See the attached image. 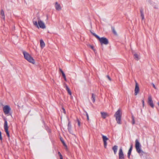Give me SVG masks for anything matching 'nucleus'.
<instances>
[{"label": "nucleus", "instance_id": "1", "mask_svg": "<svg viewBox=\"0 0 159 159\" xmlns=\"http://www.w3.org/2000/svg\"><path fill=\"white\" fill-rule=\"evenodd\" d=\"M23 53L25 59L29 62L34 64L35 63V61L33 57L28 52L26 51H23Z\"/></svg>", "mask_w": 159, "mask_h": 159}, {"label": "nucleus", "instance_id": "2", "mask_svg": "<svg viewBox=\"0 0 159 159\" xmlns=\"http://www.w3.org/2000/svg\"><path fill=\"white\" fill-rule=\"evenodd\" d=\"M37 21H33L34 25L38 29H44L46 28V26L44 22L39 17H38Z\"/></svg>", "mask_w": 159, "mask_h": 159}, {"label": "nucleus", "instance_id": "3", "mask_svg": "<svg viewBox=\"0 0 159 159\" xmlns=\"http://www.w3.org/2000/svg\"><path fill=\"white\" fill-rule=\"evenodd\" d=\"M122 115V111L121 109H119L115 113L114 116L117 123L119 124L121 123V118Z\"/></svg>", "mask_w": 159, "mask_h": 159}, {"label": "nucleus", "instance_id": "4", "mask_svg": "<svg viewBox=\"0 0 159 159\" xmlns=\"http://www.w3.org/2000/svg\"><path fill=\"white\" fill-rule=\"evenodd\" d=\"M135 147L137 152L140 154L141 155H143L144 152L141 149L140 143L137 139H136L135 141Z\"/></svg>", "mask_w": 159, "mask_h": 159}, {"label": "nucleus", "instance_id": "5", "mask_svg": "<svg viewBox=\"0 0 159 159\" xmlns=\"http://www.w3.org/2000/svg\"><path fill=\"white\" fill-rule=\"evenodd\" d=\"M97 38L99 40L101 45L104 44L107 45L108 43V40L106 38L104 37L100 38L97 36Z\"/></svg>", "mask_w": 159, "mask_h": 159}, {"label": "nucleus", "instance_id": "6", "mask_svg": "<svg viewBox=\"0 0 159 159\" xmlns=\"http://www.w3.org/2000/svg\"><path fill=\"white\" fill-rule=\"evenodd\" d=\"M4 128L5 129V131L6 132L7 136L8 138L10 137V135L9 134V133L8 131V127L7 125V121L5 120V123L4 124Z\"/></svg>", "mask_w": 159, "mask_h": 159}, {"label": "nucleus", "instance_id": "7", "mask_svg": "<svg viewBox=\"0 0 159 159\" xmlns=\"http://www.w3.org/2000/svg\"><path fill=\"white\" fill-rule=\"evenodd\" d=\"M3 110L4 113L6 115H7L9 113L11 110V108L9 106L6 105L3 107Z\"/></svg>", "mask_w": 159, "mask_h": 159}, {"label": "nucleus", "instance_id": "8", "mask_svg": "<svg viewBox=\"0 0 159 159\" xmlns=\"http://www.w3.org/2000/svg\"><path fill=\"white\" fill-rule=\"evenodd\" d=\"M148 102L150 106L152 107L153 108L154 105L152 100V97L151 96H149L148 98Z\"/></svg>", "mask_w": 159, "mask_h": 159}, {"label": "nucleus", "instance_id": "9", "mask_svg": "<svg viewBox=\"0 0 159 159\" xmlns=\"http://www.w3.org/2000/svg\"><path fill=\"white\" fill-rule=\"evenodd\" d=\"M102 138L104 143V148H106L107 145V141L108 140V139L106 136L104 135H102Z\"/></svg>", "mask_w": 159, "mask_h": 159}, {"label": "nucleus", "instance_id": "10", "mask_svg": "<svg viewBox=\"0 0 159 159\" xmlns=\"http://www.w3.org/2000/svg\"><path fill=\"white\" fill-rule=\"evenodd\" d=\"M139 89L138 84L137 82H136L135 88L134 89V94L135 95H137V94L139 93Z\"/></svg>", "mask_w": 159, "mask_h": 159}, {"label": "nucleus", "instance_id": "11", "mask_svg": "<svg viewBox=\"0 0 159 159\" xmlns=\"http://www.w3.org/2000/svg\"><path fill=\"white\" fill-rule=\"evenodd\" d=\"M119 159H124L125 158V156L121 148H120L119 150Z\"/></svg>", "mask_w": 159, "mask_h": 159}, {"label": "nucleus", "instance_id": "12", "mask_svg": "<svg viewBox=\"0 0 159 159\" xmlns=\"http://www.w3.org/2000/svg\"><path fill=\"white\" fill-rule=\"evenodd\" d=\"M55 7L56 10L57 11H60L61 9V7L60 4H59L57 2H55Z\"/></svg>", "mask_w": 159, "mask_h": 159}, {"label": "nucleus", "instance_id": "13", "mask_svg": "<svg viewBox=\"0 0 159 159\" xmlns=\"http://www.w3.org/2000/svg\"><path fill=\"white\" fill-rule=\"evenodd\" d=\"M102 117L103 119L106 118L107 117L109 116V115L107 113L105 112H101Z\"/></svg>", "mask_w": 159, "mask_h": 159}, {"label": "nucleus", "instance_id": "14", "mask_svg": "<svg viewBox=\"0 0 159 159\" xmlns=\"http://www.w3.org/2000/svg\"><path fill=\"white\" fill-rule=\"evenodd\" d=\"M40 46L41 48L43 49L45 46V44L42 39H41L40 41Z\"/></svg>", "mask_w": 159, "mask_h": 159}, {"label": "nucleus", "instance_id": "15", "mask_svg": "<svg viewBox=\"0 0 159 159\" xmlns=\"http://www.w3.org/2000/svg\"><path fill=\"white\" fill-rule=\"evenodd\" d=\"M132 145H131V147H130V148L129 151L128 152V157L129 158H130V156L131 154V152L132 150Z\"/></svg>", "mask_w": 159, "mask_h": 159}, {"label": "nucleus", "instance_id": "16", "mask_svg": "<svg viewBox=\"0 0 159 159\" xmlns=\"http://www.w3.org/2000/svg\"><path fill=\"white\" fill-rule=\"evenodd\" d=\"M134 58L136 60H138L139 59V56L136 53H135L134 55Z\"/></svg>", "mask_w": 159, "mask_h": 159}, {"label": "nucleus", "instance_id": "17", "mask_svg": "<svg viewBox=\"0 0 159 159\" xmlns=\"http://www.w3.org/2000/svg\"><path fill=\"white\" fill-rule=\"evenodd\" d=\"M117 147L116 146H114L113 147L112 149L114 151L115 154H116V153L117 150Z\"/></svg>", "mask_w": 159, "mask_h": 159}, {"label": "nucleus", "instance_id": "18", "mask_svg": "<svg viewBox=\"0 0 159 159\" xmlns=\"http://www.w3.org/2000/svg\"><path fill=\"white\" fill-rule=\"evenodd\" d=\"M1 14L3 17V19H5V15L4 11L3 10H1Z\"/></svg>", "mask_w": 159, "mask_h": 159}, {"label": "nucleus", "instance_id": "19", "mask_svg": "<svg viewBox=\"0 0 159 159\" xmlns=\"http://www.w3.org/2000/svg\"><path fill=\"white\" fill-rule=\"evenodd\" d=\"M92 99L93 102L94 103L95 102V95L93 93L92 94Z\"/></svg>", "mask_w": 159, "mask_h": 159}, {"label": "nucleus", "instance_id": "20", "mask_svg": "<svg viewBox=\"0 0 159 159\" xmlns=\"http://www.w3.org/2000/svg\"><path fill=\"white\" fill-rule=\"evenodd\" d=\"M140 12H141V16L142 17V20H143L144 18V15L143 13V11L141 10L140 11Z\"/></svg>", "mask_w": 159, "mask_h": 159}, {"label": "nucleus", "instance_id": "21", "mask_svg": "<svg viewBox=\"0 0 159 159\" xmlns=\"http://www.w3.org/2000/svg\"><path fill=\"white\" fill-rule=\"evenodd\" d=\"M59 70H60V71L62 73L63 76L65 75V73H64V72L62 71V70L61 69H59Z\"/></svg>", "mask_w": 159, "mask_h": 159}, {"label": "nucleus", "instance_id": "22", "mask_svg": "<svg viewBox=\"0 0 159 159\" xmlns=\"http://www.w3.org/2000/svg\"><path fill=\"white\" fill-rule=\"evenodd\" d=\"M112 31H113V33L116 35H117V33L116 32V31L114 29V28H112Z\"/></svg>", "mask_w": 159, "mask_h": 159}, {"label": "nucleus", "instance_id": "23", "mask_svg": "<svg viewBox=\"0 0 159 159\" xmlns=\"http://www.w3.org/2000/svg\"><path fill=\"white\" fill-rule=\"evenodd\" d=\"M60 139H61V141L62 142V143H63V145L64 146H65V147H66V144L65 143L64 141L61 138H60Z\"/></svg>", "mask_w": 159, "mask_h": 159}, {"label": "nucleus", "instance_id": "24", "mask_svg": "<svg viewBox=\"0 0 159 159\" xmlns=\"http://www.w3.org/2000/svg\"><path fill=\"white\" fill-rule=\"evenodd\" d=\"M89 46L94 51H95V49H94V47L93 46L89 45Z\"/></svg>", "mask_w": 159, "mask_h": 159}, {"label": "nucleus", "instance_id": "25", "mask_svg": "<svg viewBox=\"0 0 159 159\" xmlns=\"http://www.w3.org/2000/svg\"><path fill=\"white\" fill-rule=\"evenodd\" d=\"M77 121L78 122V125L79 126H80V122L79 120L78 119H77Z\"/></svg>", "mask_w": 159, "mask_h": 159}, {"label": "nucleus", "instance_id": "26", "mask_svg": "<svg viewBox=\"0 0 159 159\" xmlns=\"http://www.w3.org/2000/svg\"><path fill=\"white\" fill-rule=\"evenodd\" d=\"M67 91L69 93V94L70 95H71V92L70 90V89H67Z\"/></svg>", "mask_w": 159, "mask_h": 159}, {"label": "nucleus", "instance_id": "27", "mask_svg": "<svg viewBox=\"0 0 159 159\" xmlns=\"http://www.w3.org/2000/svg\"><path fill=\"white\" fill-rule=\"evenodd\" d=\"M58 154L59 155V156H60V158H62V157H63L62 155H61V153L59 152H58Z\"/></svg>", "mask_w": 159, "mask_h": 159}, {"label": "nucleus", "instance_id": "28", "mask_svg": "<svg viewBox=\"0 0 159 159\" xmlns=\"http://www.w3.org/2000/svg\"><path fill=\"white\" fill-rule=\"evenodd\" d=\"M65 86L66 88V89L67 90V89H69V87H68V86H67V85H66V84H65Z\"/></svg>", "mask_w": 159, "mask_h": 159}, {"label": "nucleus", "instance_id": "29", "mask_svg": "<svg viewBox=\"0 0 159 159\" xmlns=\"http://www.w3.org/2000/svg\"><path fill=\"white\" fill-rule=\"evenodd\" d=\"M86 116H87V120L88 121H89V116L88 114L87 113H86Z\"/></svg>", "mask_w": 159, "mask_h": 159}, {"label": "nucleus", "instance_id": "30", "mask_svg": "<svg viewBox=\"0 0 159 159\" xmlns=\"http://www.w3.org/2000/svg\"><path fill=\"white\" fill-rule=\"evenodd\" d=\"M1 134H2L1 132L0 131V139L1 140V141H2V137Z\"/></svg>", "mask_w": 159, "mask_h": 159}, {"label": "nucleus", "instance_id": "31", "mask_svg": "<svg viewBox=\"0 0 159 159\" xmlns=\"http://www.w3.org/2000/svg\"><path fill=\"white\" fill-rule=\"evenodd\" d=\"M62 110L63 111V112L64 113V114H66V111L65 110V109L64 108V107H62Z\"/></svg>", "mask_w": 159, "mask_h": 159}, {"label": "nucleus", "instance_id": "32", "mask_svg": "<svg viewBox=\"0 0 159 159\" xmlns=\"http://www.w3.org/2000/svg\"><path fill=\"white\" fill-rule=\"evenodd\" d=\"M135 123V121L134 117L132 118V124H134Z\"/></svg>", "mask_w": 159, "mask_h": 159}, {"label": "nucleus", "instance_id": "33", "mask_svg": "<svg viewBox=\"0 0 159 159\" xmlns=\"http://www.w3.org/2000/svg\"><path fill=\"white\" fill-rule=\"evenodd\" d=\"M142 103H143V107H144V100H142Z\"/></svg>", "mask_w": 159, "mask_h": 159}, {"label": "nucleus", "instance_id": "34", "mask_svg": "<svg viewBox=\"0 0 159 159\" xmlns=\"http://www.w3.org/2000/svg\"><path fill=\"white\" fill-rule=\"evenodd\" d=\"M63 77L65 80L66 81V75H65L64 76H63Z\"/></svg>", "mask_w": 159, "mask_h": 159}, {"label": "nucleus", "instance_id": "35", "mask_svg": "<svg viewBox=\"0 0 159 159\" xmlns=\"http://www.w3.org/2000/svg\"><path fill=\"white\" fill-rule=\"evenodd\" d=\"M107 77L110 80H111V78H110V77L108 76V75H107Z\"/></svg>", "mask_w": 159, "mask_h": 159}, {"label": "nucleus", "instance_id": "36", "mask_svg": "<svg viewBox=\"0 0 159 159\" xmlns=\"http://www.w3.org/2000/svg\"><path fill=\"white\" fill-rule=\"evenodd\" d=\"M93 34L94 36H95L97 38V37H99L96 34Z\"/></svg>", "mask_w": 159, "mask_h": 159}, {"label": "nucleus", "instance_id": "37", "mask_svg": "<svg viewBox=\"0 0 159 159\" xmlns=\"http://www.w3.org/2000/svg\"><path fill=\"white\" fill-rule=\"evenodd\" d=\"M153 87L155 89H156V88L155 86L153 84Z\"/></svg>", "mask_w": 159, "mask_h": 159}, {"label": "nucleus", "instance_id": "38", "mask_svg": "<svg viewBox=\"0 0 159 159\" xmlns=\"http://www.w3.org/2000/svg\"><path fill=\"white\" fill-rule=\"evenodd\" d=\"M157 103H158V105L159 106V102H158Z\"/></svg>", "mask_w": 159, "mask_h": 159}, {"label": "nucleus", "instance_id": "39", "mask_svg": "<svg viewBox=\"0 0 159 159\" xmlns=\"http://www.w3.org/2000/svg\"><path fill=\"white\" fill-rule=\"evenodd\" d=\"M60 159H63V157H62V158H60Z\"/></svg>", "mask_w": 159, "mask_h": 159}]
</instances>
